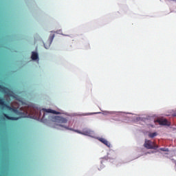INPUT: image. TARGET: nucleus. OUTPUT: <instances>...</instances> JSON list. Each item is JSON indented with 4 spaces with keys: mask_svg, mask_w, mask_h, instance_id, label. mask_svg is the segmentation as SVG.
<instances>
[{
    "mask_svg": "<svg viewBox=\"0 0 176 176\" xmlns=\"http://www.w3.org/2000/svg\"><path fill=\"white\" fill-rule=\"evenodd\" d=\"M154 123H159L161 126H170L171 124L166 119H157L154 120Z\"/></svg>",
    "mask_w": 176,
    "mask_h": 176,
    "instance_id": "nucleus-5",
    "label": "nucleus"
},
{
    "mask_svg": "<svg viewBox=\"0 0 176 176\" xmlns=\"http://www.w3.org/2000/svg\"><path fill=\"white\" fill-rule=\"evenodd\" d=\"M0 87H1V85H0Z\"/></svg>",
    "mask_w": 176,
    "mask_h": 176,
    "instance_id": "nucleus-14",
    "label": "nucleus"
},
{
    "mask_svg": "<svg viewBox=\"0 0 176 176\" xmlns=\"http://www.w3.org/2000/svg\"><path fill=\"white\" fill-rule=\"evenodd\" d=\"M43 112L47 113H54V115H60V112L56 111L55 110H52L50 109H43Z\"/></svg>",
    "mask_w": 176,
    "mask_h": 176,
    "instance_id": "nucleus-6",
    "label": "nucleus"
},
{
    "mask_svg": "<svg viewBox=\"0 0 176 176\" xmlns=\"http://www.w3.org/2000/svg\"><path fill=\"white\" fill-rule=\"evenodd\" d=\"M0 105L3 107V108H6L8 111H10L11 112H13L16 115H20L21 112L17 109V108L14 107H11L9 104H6L5 100L2 98H0Z\"/></svg>",
    "mask_w": 176,
    "mask_h": 176,
    "instance_id": "nucleus-2",
    "label": "nucleus"
},
{
    "mask_svg": "<svg viewBox=\"0 0 176 176\" xmlns=\"http://www.w3.org/2000/svg\"><path fill=\"white\" fill-rule=\"evenodd\" d=\"M43 118H45V113L43 114Z\"/></svg>",
    "mask_w": 176,
    "mask_h": 176,
    "instance_id": "nucleus-13",
    "label": "nucleus"
},
{
    "mask_svg": "<svg viewBox=\"0 0 176 176\" xmlns=\"http://www.w3.org/2000/svg\"><path fill=\"white\" fill-rule=\"evenodd\" d=\"M157 135V133L154 132V133H151L148 134V137L150 138H155V137H156Z\"/></svg>",
    "mask_w": 176,
    "mask_h": 176,
    "instance_id": "nucleus-10",
    "label": "nucleus"
},
{
    "mask_svg": "<svg viewBox=\"0 0 176 176\" xmlns=\"http://www.w3.org/2000/svg\"><path fill=\"white\" fill-rule=\"evenodd\" d=\"M59 127H63L64 129H66V130H71L72 131H75L76 133H78V134H82V135H88L89 137H91L93 134V131H91L89 129H83L82 131H78V130H74L69 126H67L63 124H57Z\"/></svg>",
    "mask_w": 176,
    "mask_h": 176,
    "instance_id": "nucleus-1",
    "label": "nucleus"
},
{
    "mask_svg": "<svg viewBox=\"0 0 176 176\" xmlns=\"http://www.w3.org/2000/svg\"><path fill=\"white\" fill-rule=\"evenodd\" d=\"M98 140L102 142V144H104V145H106L107 146H111V144L109 143V142L105 140V138H99Z\"/></svg>",
    "mask_w": 176,
    "mask_h": 176,
    "instance_id": "nucleus-8",
    "label": "nucleus"
},
{
    "mask_svg": "<svg viewBox=\"0 0 176 176\" xmlns=\"http://www.w3.org/2000/svg\"><path fill=\"white\" fill-rule=\"evenodd\" d=\"M144 146L146 149H157V148H159V146H157L155 142L146 139L145 140Z\"/></svg>",
    "mask_w": 176,
    "mask_h": 176,
    "instance_id": "nucleus-3",
    "label": "nucleus"
},
{
    "mask_svg": "<svg viewBox=\"0 0 176 176\" xmlns=\"http://www.w3.org/2000/svg\"><path fill=\"white\" fill-rule=\"evenodd\" d=\"M51 120L52 122H54V123H59L60 124H63L68 122V120H67V118H64L61 116H53L52 117Z\"/></svg>",
    "mask_w": 176,
    "mask_h": 176,
    "instance_id": "nucleus-4",
    "label": "nucleus"
},
{
    "mask_svg": "<svg viewBox=\"0 0 176 176\" xmlns=\"http://www.w3.org/2000/svg\"><path fill=\"white\" fill-rule=\"evenodd\" d=\"M161 150L163 151L164 152L166 151V150L164 149V148H162Z\"/></svg>",
    "mask_w": 176,
    "mask_h": 176,
    "instance_id": "nucleus-11",
    "label": "nucleus"
},
{
    "mask_svg": "<svg viewBox=\"0 0 176 176\" xmlns=\"http://www.w3.org/2000/svg\"><path fill=\"white\" fill-rule=\"evenodd\" d=\"M53 38H54V34L52 35V39H53Z\"/></svg>",
    "mask_w": 176,
    "mask_h": 176,
    "instance_id": "nucleus-12",
    "label": "nucleus"
},
{
    "mask_svg": "<svg viewBox=\"0 0 176 176\" xmlns=\"http://www.w3.org/2000/svg\"><path fill=\"white\" fill-rule=\"evenodd\" d=\"M32 60H38L39 58V56H38V53L36 52H32V56H31Z\"/></svg>",
    "mask_w": 176,
    "mask_h": 176,
    "instance_id": "nucleus-9",
    "label": "nucleus"
},
{
    "mask_svg": "<svg viewBox=\"0 0 176 176\" xmlns=\"http://www.w3.org/2000/svg\"><path fill=\"white\" fill-rule=\"evenodd\" d=\"M3 115L8 120H19V119H20L19 117H10L6 113H3Z\"/></svg>",
    "mask_w": 176,
    "mask_h": 176,
    "instance_id": "nucleus-7",
    "label": "nucleus"
}]
</instances>
